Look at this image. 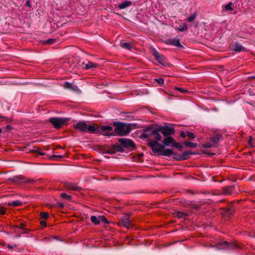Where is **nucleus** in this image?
I'll return each instance as SVG.
<instances>
[{
  "label": "nucleus",
  "instance_id": "obj_1",
  "mask_svg": "<svg viewBox=\"0 0 255 255\" xmlns=\"http://www.w3.org/2000/svg\"><path fill=\"white\" fill-rule=\"evenodd\" d=\"M147 145L151 148L154 153H158V155L169 157L171 155H177L172 149L166 148L165 147H174L176 143V140L172 136L165 137L162 141V143H159L158 141L148 139Z\"/></svg>",
  "mask_w": 255,
  "mask_h": 255
},
{
  "label": "nucleus",
  "instance_id": "obj_2",
  "mask_svg": "<svg viewBox=\"0 0 255 255\" xmlns=\"http://www.w3.org/2000/svg\"><path fill=\"white\" fill-rule=\"evenodd\" d=\"M151 135H154V140L160 141L161 140L162 136L160 133L158 132L157 126L155 127L153 125H151L144 128L141 134V137L146 138Z\"/></svg>",
  "mask_w": 255,
  "mask_h": 255
},
{
  "label": "nucleus",
  "instance_id": "obj_3",
  "mask_svg": "<svg viewBox=\"0 0 255 255\" xmlns=\"http://www.w3.org/2000/svg\"><path fill=\"white\" fill-rule=\"evenodd\" d=\"M113 125L115 126L114 132L116 135H127L131 131L129 124L122 122H114Z\"/></svg>",
  "mask_w": 255,
  "mask_h": 255
},
{
  "label": "nucleus",
  "instance_id": "obj_4",
  "mask_svg": "<svg viewBox=\"0 0 255 255\" xmlns=\"http://www.w3.org/2000/svg\"><path fill=\"white\" fill-rule=\"evenodd\" d=\"M70 120V118L52 117L48 121L55 129H59L66 126Z\"/></svg>",
  "mask_w": 255,
  "mask_h": 255
},
{
  "label": "nucleus",
  "instance_id": "obj_5",
  "mask_svg": "<svg viewBox=\"0 0 255 255\" xmlns=\"http://www.w3.org/2000/svg\"><path fill=\"white\" fill-rule=\"evenodd\" d=\"M158 133L161 132L165 137L171 136L175 133V129L172 126L165 124L164 126H157Z\"/></svg>",
  "mask_w": 255,
  "mask_h": 255
},
{
  "label": "nucleus",
  "instance_id": "obj_6",
  "mask_svg": "<svg viewBox=\"0 0 255 255\" xmlns=\"http://www.w3.org/2000/svg\"><path fill=\"white\" fill-rule=\"evenodd\" d=\"M120 144H116V146H119L125 151V148L131 149L135 147V144L133 141L129 138H120L118 139Z\"/></svg>",
  "mask_w": 255,
  "mask_h": 255
},
{
  "label": "nucleus",
  "instance_id": "obj_7",
  "mask_svg": "<svg viewBox=\"0 0 255 255\" xmlns=\"http://www.w3.org/2000/svg\"><path fill=\"white\" fill-rule=\"evenodd\" d=\"M152 55L156 60L163 66L168 67L169 66V63L166 58H165L162 54L159 53V52L157 50H154L152 52Z\"/></svg>",
  "mask_w": 255,
  "mask_h": 255
},
{
  "label": "nucleus",
  "instance_id": "obj_8",
  "mask_svg": "<svg viewBox=\"0 0 255 255\" xmlns=\"http://www.w3.org/2000/svg\"><path fill=\"white\" fill-rule=\"evenodd\" d=\"M99 134H101L107 136L116 135V133H115L114 132V130H113V127L109 126H99Z\"/></svg>",
  "mask_w": 255,
  "mask_h": 255
},
{
  "label": "nucleus",
  "instance_id": "obj_9",
  "mask_svg": "<svg viewBox=\"0 0 255 255\" xmlns=\"http://www.w3.org/2000/svg\"><path fill=\"white\" fill-rule=\"evenodd\" d=\"M239 248V247L237 244L234 243H229L227 241L220 242L217 245V249L218 250H223L226 248L234 250Z\"/></svg>",
  "mask_w": 255,
  "mask_h": 255
},
{
  "label": "nucleus",
  "instance_id": "obj_10",
  "mask_svg": "<svg viewBox=\"0 0 255 255\" xmlns=\"http://www.w3.org/2000/svg\"><path fill=\"white\" fill-rule=\"evenodd\" d=\"M117 152H124V150L119 146L112 145L109 149H104L103 153L106 154H114Z\"/></svg>",
  "mask_w": 255,
  "mask_h": 255
},
{
  "label": "nucleus",
  "instance_id": "obj_11",
  "mask_svg": "<svg viewBox=\"0 0 255 255\" xmlns=\"http://www.w3.org/2000/svg\"><path fill=\"white\" fill-rule=\"evenodd\" d=\"M196 154V153L193 152L189 150H186L184 151L181 155H178L177 154L175 155L176 157H175L174 159L177 161L186 160L190 157V155Z\"/></svg>",
  "mask_w": 255,
  "mask_h": 255
},
{
  "label": "nucleus",
  "instance_id": "obj_12",
  "mask_svg": "<svg viewBox=\"0 0 255 255\" xmlns=\"http://www.w3.org/2000/svg\"><path fill=\"white\" fill-rule=\"evenodd\" d=\"M130 214H125L124 216L121 217L120 219V225H122L124 227H126L127 229H129L130 228L129 224V218Z\"/></svg>",
  "mask_w": 255,
  "mask_h": 255
},
{
  "label": "nucleus",
  "instance_id": "obj_13",
  "mask_svg": "<svg viewBox=\"0 0 255 255\" xmlns=\"http://www.w3.org/2000/svg\"><path fill=\"white\" fill-rule=\"evenodd\" d=\"M230 48L231 50L235 51L236 52H245L247 51L246 48L239 42L233 43L230 45Z\"/></svg>",
  "mask_w": 255,
  "mask_h": 255
},
{
  "label": "nucleus",
  "instance_id": "obj_14",
  "mask_svg": "<svg viewBox=\"0 0 255 255\" xmlns=\"http://www.w3.org/2000/svg\"><path fill=\"white\" fill-rule=\"evenodd\" d=\"M74 128L81 131L86 132L87 125L85 121H79L76 125L74 126Z\"/></svg>",
  "mask_w": 255,
  "mask_h": 255
},
{
  "label": "nucleus",
  "instance_id": "obj_15",
  "mask_svg": "<svg viewBox=\"0 0 255 255\" xmlns=\"http://www.w3.org/2000/svg\"><path fill=\"white\" fill-rule=\"evenodd\" d=\"M25 177L21 175L13 176L9 179V180L15 183H25Z\"/></svg>",
  "mask_w": 255,
  "mask_h": 255
},
{
  "label": "nucleus",
  "instance_id": "obj_16",
  "mask_svg": "<svg viewBox=\"0 0 255 255\" xmlns=\"http://www.w3.org/2000/svg\"><path fill=\"white\" fill-rule=\"evenodd\" d=\"M63 87L65 89L69 90L73 92H78L79 91L77 86L68 82H66L64 84Z\"/></svg>",
  "mask_w": 255,
  "mask_h": 255
},
{
  "label": "nucleus",
  "instance_id": "obj_17",
  "mask_svg": "<svg viewBox=\"0 0 255 255\" xmlns=\"http://www.w3.org/2000/svg\"><path fill=\"white\" fill-rule=\"evenodd\" d=\"M167 43L179 48H184V47L180 44V40L177 37L168 39Z\"/></svg>",
  "mask_w": 255,
  "mask_h": 255
},
{
  "label": "nucleus",
  "instance_id": "obj_18",
  "mask_svg": "<svg viewBox=\"0 0 255 255\" xmlns=\"http://www.w3.org/2000/svg\"><path fill=\"white\" fill-rule=\"evenodd\" d=\"M65 187L68 189L77 191H80L82 189V188L78 186L76 184L71 182H66Z\"/></svg>",
  "mask_w": 255,
  "mask_h": 255
},
{
  "label": "nucleus",
  "instance_id": "obj_19",
  "mask_svg": "<svg viewBox=\"0 0 255 255\" xmlns=\"http://www.w3.org/2000/svg\"><path fill=\"white\" fill-rule=\"evenodd\" d=\"M222 137L221 134L216 133L213 136H211L209 138L210 140L214 145V146L219 142L220 138Z\"/></svg>",
  "mask_w": 255,
  "mask_h": 255
},
{
  "label": "nucleus",
  "instance_id": "obj_20",
  "mask_svg": "<svg viewBox=\"0 0 255 255\" xmlns=\"http://www.w3.org/2000/svg\"><path fill=\"white\" fill-rule=\"evenodd\" d=\"M99 126L96 127L94 124L87 126V131H88L89 132L92 133H98L99 134Z\"/></svg>",
  "mask_w": 255,
  "mask_h": 255
},
{
  "label": "nucleus",
  "instance_id": "obj_21",
  "mask_svg": "<svg viewBox=\"0 0 255 255\" xmlns=\"http://www.w3.org/2000/svg\"><path fill=\"white\" fill-rule=\"evenodd\" d=\"M235 186H227L222 188L223 193L225 195H230L234 188Z\"/></svg>",
  "mask_w": 255,
  "mask_h": 255
},
{
  "label": "nucleus",
  "instance_id": "obj_22",
  "mask_svg": "<svg viewBox=\"0 0 255 255\" xmlns=\"http://www.w3.org/2000/svg\"><path fill=\"white\" fill-rule=\"evenodd\" d=\"M82 64L83 65H85V67H84V68L86 70L90 69H94V68L97 67V66H98L97 64H96L95 63H93L91 61H88L87 63L83 62Z\"/></svg>",
  "mask_w": 255,
  "mask_h": 255
},
{
  "label": "nucleus",
  "instance_id": "obj_23",
  "mask_svg": "<svg viewBox=\"0 0 255 255\" xmlns=\"http://www.w3.org/2000/svg\"><path fill=\"white\" fill-rule=\"evenodd\" d=\"M25 226V224H24L23 223H21L20 224L19 226L18 225H16L15 226H13V228L15 231H16V229H20L21 230V233L24 234V233H27L28 231V230L27 229L23 228Z\"/></svg>",
  "mask_w": 255,
  "mask_h": 255
},
{
  "label": "nucleus",
  "instance_id": "obj_24",
  "mask_svg": "<svg viewBox=\"0 0 255 255\" xmlns=\"http://www.w3.org/2000/svg\"><path fill=\"white\" fill-rule=\"evenodd\" d=\"M120 46L124 49L131 50L133 48V45L131 43L121 42Z\"/></svg>",
  "mask_w": 255,
  "mask_h": 255
},
{
  "label": "nucleus",
  "instance_id": "obj_25",
  "mask_svg": "<svg viewBox=\"0 0 255 255\" xmlns=\"http://www.w3.org/2000/svg\"><path fill=\"white\" fill-rule=\"evenodd\" d=\"M173 214L174 215V216H175L176 217H177L178 218H185L186 217L188 216V214L184 213V212H180V211H174V212L173 213Z\"/></svg>",
  "mask_w": 255,
  "mask_h": 255
},
{
  "label": "nucleus",
  "instance_id": "obj_26",
  "mask_svg": "<svg viewBox=\"0 0 255 255\" xmlns=\"http://www.w3.org/2000/svg\"><path fill=\"white\" fill-rule=\"evenodd\" d=\"M22 205V202L19 200H15L7 203L9 206L18 207Z\"/></svg>",
  "mask_w": 255,
  "mask_h": 255
},
{
  "label": "nucleus",
  "instance_id": "obj_27",
  "mask_svg": "<svg viewBox=\"0 0 255 255\" xmlns=\"http://www.w3.org/2000/svg\"><path fill=\"white\" fill-rule=\"evenodd\" d=\"M224 210L226 213L229 215H233L234 213L235 209L234 206L231 205L229 207L225 208Z\"/></svg>",
  "mask_w": 255,
  "mask_h": 255
},
{
  "label": "nucleus",
  "instance_id": "obj_28",
  "mask_svg": "<svg viewBox=\"0 0 255 255\" xmlns=\"http://www.w3.org/2000/svg\"><path fill=\"white\" fill-rule=\"evenodd\" d=\"M131 4V1H125V2L121 3L118 5V7L120 9L125 8Z\"/></svg>",
  "mask_w": 255,
  "mask_h": 255
},
{
  "label": "nucleus",
  "instance_id": "obj_29",
  "mask_svg": "<svg viewBox=\"0 0 255 255\" xmlns=\"http://www.w3.org/2000/svg\"><path fill=\"white\" fill-rule=\"evenodd\" d=\"M41 150H42L41 148L36 147V148H35V149L31 150V152L34 154H38L40 155H46V153L42 152Z\"/></svg>",
  "mask_w": 255,
  "mask_h": 255
},
{
  "label": "nucleus",
  "instance_id": "obj_30",
  "mask_svg": "<svg viewBox=\"0 0 255 255\" xmlns=\"http://www.w3.org/2000/svg\"><path fill=\"white\" fill-rule=\"evenodd\" d=\"M3 4L9 9H13L14 6H17L13 1H8L7 2L4 3Z\"/></svg>",
  "mask_w": 255,
  "mask_h": 255
},
{
  "label": "nucleus",
  "instance_id": "obj_31",
  "mask_svg": "<svg viewBox=\"0 0 255 255\" xmlns=\"http://www.w3.org/2000/svg\"><path fill=\"white\" fill-rule=\"evenodd\" d=\"M184 145L187 147L195 148L197 146V144L196 143L185 141L183 142Z\"/></svg>",
  "mask_w": 255,
  "mask_h": 255
},
{
  "label": "nucleus",
  "instance_id": "obj_32",
  "mask_svg": "<svg viewBox=\"0 0 255 255\" xmlns=\"http://www.w3.org/2000/svg\"><path fill=\"white\" fill-rule=\"evenodd\" d=\"M99 217H97L95 216H92L91 217V220L93 223H94V225H99Z\"/></svg>",
  "mask_w": 255,
  "mask_h": 255
},
{
  "label": "nucleus",
  "instance_id": "obj_33",
  "mask_svg": "<svg viewBox=\"0 0 255 255\" xmlns=\"http://www.w3.org/2000/svg\"><path fill=\"white\" fill-rule=\"evenodd\" d=\"M60 197L63 199H65L68 201L71 200V196L67 195L66 193H62L60 194Z\"/></svg>",
  "mask_w": 255,
  "mask_h": 255
},
{
  "label": "nucleus",
  "instance_id": "obj_34",
  "mask_svg": "<svg viewBox=\"0 0 255 255\" xmlns=\"http://www.w3.org/2000/svg\"><path fill=\"white\" fill-rule=\"evenodd\" d=\"M197 14L196 12H194L192 15L189 16L187 20L189 22H192L197 17Z\"/></svg>",
  "mask_w": 255,
  "mask_h": 255
},
{
  "label": "nucleus",
  "instance_id": "obj_35",
  "mask_svg": "<svg viewBox=\"0 0 255 255\" xmlns=\"http://www.w3.org/2000/svg\"><path fill=\"white\" fill-rule=\"evenodd\" d=\"M233 3L231 2H229L225 6V9L226 11L233 10V8L232 7Z\"/></svg>",
  "mask_w": 255,
  "mask_h": 255
},
{
  "label": "nucleus",
  "instance_id": "obj_36",
  "mask_svg": "<svg viewBox=\"0 0 255 255\" xmlns=\"http://www.w3.org/2000/svg\"><path fill=\"white\" fill-rule=\"evenodd\" d=\"M98 220H99V224L101 222L104 223H109L108 220L106 218V217L104 216H99Z\"/></svg>",
  "mask_w": 255,
  "mask_h": 255
},
{
  "label": "nucleus",
  "instance_id": "obj_37",
  "mask_svg": "<svg viewBox=\"0 0 255 255\" xmlns=\"http://www.w3.org/2000/svg\"><path fill=\"white\" fill-rule=\"evenodd\" d=\"M41 218L46 220L48 218L49 214L47 212H41L40 214Z\"/></svg>",
  "mask_w": 255,
  "mask_h": 255
},
{
  "label": "nucleus",
  "instance_id": "obj_38",
  "mask_svg": "<svg viewBox=\"0 0 255 255\" xmlns=\"http://www.w3.org/2000/svg\"><path fill=\"white\" fill-rule=\"evenodd\" d=\"M55 41H56V40L55 39L49 38V39H47V40H45L44 42V43L46 44H48V45H50V44L54 43Z\"/></svg>",
  "mask_w": 255,
  "mask_h": 255
},
{
  "label": "nucleus",
  "instance_id": "obj_39",
  "mask_svg": "<svg viewBox=\"0 0 255 255\" xmlns=\"http://www.w3.org/2000/svg\"><path fill=\"white\" fill-rule=\"evenodd\" d=\"M187 136L188 137L189 139H193L195 137L194 134L189 131H187Z\"/></svg>",
  "mask_w": 255,
  "mask_h": 255
},
{
  "label": "nucleus",
  "instance_id": "obj_40",
  "mask_svg": "<svg viewBox=\"0 0 255 255\" xmlns=\"http://www.w3.org/2000/svg\"><path fill=\"white\" fill-rule=\"evenodd\" d=\"M174 147L177 148L179 151H182L183 149V146L181 144H180L179 143L176 142L175 145Z\"/></svg>",
  "mask_w": 255,
  "mask_h": 255
},
{
  "label": "nucleus",
  "instance_id": "obj_41",
  "mask_svg": "<svg viewBox=\"0 0 255 255\" xmlns=\"http://www.w3.org/2000/svg\"><path fill=\"white\" fill-rule=\"evenodd\" d=\"M155 81L158 84V85L161 86L164 84V79L162 78L155 79Z\"/></svg>",
  "mask_w": 255,
  "mask_h": 255
},
{
  "label": "nucleus",
  "instance_id": "obj_42",
  "mask_svg": "<svg viewBox=\"0 0 255 255\" xmlns=\"http://www.w3.org/2000/svg\"><path fill=\"white\" fill-rule=\"evenodd\" d=\"M214 146V145L210 143H206L202 145V147L204 148H210Z\"/></svg>",
  "mask_w": 255,
  "mask_h": 255
},
{
  "label": "nucleus",
  "instance_id": "obj_43",
  "mask_svg": "<svg viewBox=\"0 0 255 255\" xmlns=\"http://www.w3.org/2000/svg\"><path fill=\"white\" fill-rule=\"evenodd\" d=\"M189 206L190 208L195 209H199L200 208V206L199 205H195L192 203H190Z\"/></svg>",
  "mask_w": 255,
  "mask_h": 255
},
{
  "label": "nucleus",
  "instance_id": "obj_44",
  "mask_svg": "<svg viewBox=\"0 0 255 255\" xmlns=\"http://www.w3.org/2000/svg\"><path fill=\"white\" fill-rule=\"evenodd\" d=\"M187 29V25L185 23L184 24V25L180 28H179L178 29V31H186Z\"/></svg>",
  "mask_w": 255,
  "mask_h": 255
},
{
  "label": "nucleus",
  "instance_id": "obj_45",
  "mask_svg": "<svg viewBox=\"0 0 255 255\" xmlns=\"http://www.w3.org/2000/svg\"><path fill=\"white\" fill-rule=\"evenodd\" d=\"M62 157H63V156L61 155H54L50 156V158L51 159H53V158H62Z\"/></svg>",
  "mask_w": 255,
  "mask_h": 255
},
{
  "label": "nucleus",
  "instance_id": "obj_46",
  "mask_svg": "<svg viewBox=\"0 0 255 255\" xmlns=\"http://www.w3.org/2000/svg\"><path fill=\"white\" fill-rule=\"evenodd\" d=\"M180 136L181 137L184 138L187 136V132L185 133L183 131L180 132Z\"/></svg>",
  "mask_w": 255,
  "mask_h": 255
},
{
  "label": "nucleus",
  "instance_id": "obj_47",
  "mask_svg": "<svg viewBox=\"0 0 255 255\" xmlns=\"http://www.w3.org/2000/svg\"><path fill=\"white\" fill-rule=\"evenodd\" d=\"M177 89L182 93H185L187 92V90L183 89V88H177Z\"/></svg>",
  "mask_w": 255,
  "mask_h": 255
},
{
  "label": "nucleus",
  "instance_id": "obj_48",
  "mask_svg": "<svg viewBox=\"0 0 255 255\" xmlns=\"http://www.w3.org/2000/svg\"><path fill=\"white\" fill-rule=\"evenodd\" d=\"M0 214L1 215H4L5 214V211L3 207L0 208Z\"/></svg>",
  "mask_w": 255,
  "mask_h": 255
},
{
  "label": "nucleus",
  "instance_id": "obj_49",
  "mask_svg": "<svg viewBox=\"0 0 255 255\" xmlns=\"http://www.w3.org/2000/svg\"><path fill=\"white\" fill-rule=\"evenodd\" d=\"M0 119H5L6 121L7 122H10V120L9 119H8V118H7L6 117H3L0 114Z\"/></svg>",
  "mask_w": 255,
  "mask_h": 255
},
{
  "label": "nucleus",
  "instance_id": "obj_50",
  "mask_svg": "<svg viewBox=\"0 0 255 255\" xmlns=\"http://www.w3.org/2000/svg\"><path fill=\"white\" fill-rule=\"evenodd\" d=\"M25 183H33L35 182V180L33 179H29L27 180H25Z\"/></svg>",
  "mask_w": 255,
  "mask_h": 255
},
{
  "label": "nucleus",
  "instance_id": "obj_51",
  "mask_svg": "<svg viewBox=\"0 0 255 255\" xmlns=\"http://www.w3.org/2000/svg\"><path fill=\"white\" fill-rule=\"evenodd\" d=\"M25 5L29 7H31L32 6L31 1H26Z\"/></svg>",
  "mask_w": 255,
  "mask_h": 255
},
{
  "label": "nucleus",
  "instance_id": "obj_52",
  "mask_svg": "<svg viewBox=\"0 0 255 255\" xmlns=\"http://www.w3.org/2000/svg\"><path fill=\"white\" fill-rule=\"evenodd\" d=\"M40 223L41 225L43 227H45L46 226V223L44 221H41Z\"/></svg>",
  "mask_w": 255,
  "mask_h": 255
},
{
  "label": "nucleus",
  "instance_id": "obj_53",
  "mask_svg": "<svg viewBox=\"0 0 255 255\" xmlns=\"http://www.w3.org/2000/svg\"><path fill=\"white\" fill-rule=\"evenodd\" d=\"M57 205L58 207H59L60 208H63L64 206L63 203H62L59 202L57 203Z\"/></svg>",
  "mask_w": 255,
  "mask_h": 255
},
{
  "label": "nucleus",
  "instance_id": "obj_54",
  "mask_svg": "<svg viewBox=\"0 0 255 255\" xmlns=\"http://www.w3.org/2000/svg\"><path fill=\"white\" fill-rule=\"evenodd\" d=\"M6 129L7 130H10L12 129V127L10 125H7L6 127Z\"/></svg>",
  "mask_w": 255,
  "mask_h": 255
},
{
  "label": "nucleus",
  "instance_id": "obj_55",
  "mask_svg": "<svg viewBox=\"0 0 255 255\" xmlns=\"http://www.w3.org/2000/svg\"><path fill=\"white\" fill-rule=\"evenodd\" d=\"M44 149L46 150H50V146H46L45 147Z\"/></svg>",
  "mask_w": 255,
  "mask_h": 255
},
{
  "label": "nucleus",
  "instance_id": "obj_56",
  "mask_svg": "<svg viewBox=\"0 0 255 255\" xmlns=\"http://www.w3.org/2000/svg\"><path fill=\"white\" fill-rule=\"evenodd\" d=\"M250 79H255V75L251 76L249 77Z\"/></svg>",
  "mask_w": 255,
  "mask_h": 255
},
{
  "label": "nucleus",
  "instance_id": "obj_57",
  "mask_svg": "<svg viewBox=\"0 0 255 255\" xmlns=\"http://www.w3.org/2000/svg\"><path fill=\"white\" fill-rule=\"evenodd\" d=\"M205 153L206 154L210 155H215V153H208V152H205Z\"/></svg>",
  "mask_w": 255,
  "mask_h": 255
},
{
  "label": "nucleus",
  "instance_id": "obj_58",
  "mask_svg": "<svg viewBox=\"0 0 255 255\" xmlns=\"http://www.w3.org/2000/svg\"><path fill=\"white\" fill-rule=\"evenodd\" d=\"M8 248L10 249H12V247L11 246H9Z\"/></svg>",
  "mask_w": 255,
  "mask_h": 255
},
{
  "label": "nucleus",
  "instance_id": "obj_59",
  "mask_svg": "<svg viewBox=\"0 0 255 255\" xmlns=\"http://www.w3.org/2000/svg\"><path fill=\"white\" fill-rule=\"evenodd\" d=\"M223 181H224V180H221V181H220L219 182H223Z\"/></svg>",
  "mask_w": 255,
  "mask_h": 255
},
{
  "label": "nucleus",
  "instance_id": "obj_60",
  "mask_svg": "<svg viewBox=\"0 0 255 255\" xmlns=\"http://www.w3.org/2000/svg\"><path fill=\"white\" fill-rule=\"evenodd\" d=\"M252 137H250V140H252Z\"/></svg>",
  "mask_w": 255,
  "mask_h": 255
}]
</instances>
